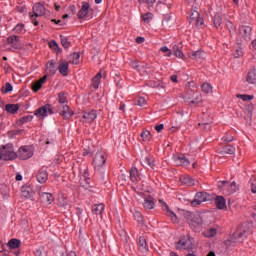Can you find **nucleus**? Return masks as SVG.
<instances>
[{
  "mask_svg": "<svg viewBox=\"0 0 256 256\" xmlns=\"http://www.w3.org/2000/svg\"><path fill=\"white\" fill-rule=\"evenodd\" d=\"M188 87H192V90L187 91L184 99L186 101H190L189 105H199V103H203L201 93L197 91L199 89L197 84H195V82H189Z\"/></svg>",
  "mask_w": 256,
  "mask_h": 256,
  "instance_id": "1",
  "label": "nucleus"
},
{
  "mask_svg": "<svg viewBox=\"0 0 256 256\" xmlns=\"http://www.w3.org/2000/svg\"><path fill=\"white\" fill-rule=\"evenodd\" d=\"M184 217L188 222V225L194 231H199L201 229V225H203V218L199 214H193L191 212H185Z\"/></svg>",
  "mask_w": 256,
  "mask_h": 256,
  "instance_id": "2",
  "label": "nucleus"
},
{
  "mask_svg": "<svg viewBox=\"0 0 256 256\" xmlns=\"http://www.w3.org/2000/svg\"><path fill=\"white\" fill-rule=\"evenodd\" d=\"M33 13H34V15H33ZM33 13L30 12L29 17H30L33 25H35V27H37V25H39V22L37 21L36 17H43L44 15H46L47 9L41 2H38V3L34 4V6H33Z\"/></svg>",
  "mask_w": 256,
  "mask_h": 256,
  "instance_id": "3",
  "label": "nucleus"
},
{
  "mask_svg": "<svg viewBox=\"0 0 256 256\" xmlns=\"http://www.w3.org/2000/svg\"><path fill=\"white\" fill-rule=\"evenodd\" d=\"M2 153L3 161H15L17 159V152H15V147L13 144H6L0 148Z\"/></svg>",
  "mask_w": 256,
  "mask_h": 256,
  "instance_id": "4",
  "label": "nucleus"
},
{
  "mask_svg": "<svg viewBox=\"0 0 256 256\" xmlns=\"http://www.w3.org/2000/svg\"><path fill=\"white\" fill-rule=\"evenodd\" d=\"M93 9L91 8V5L89 2H82V7L77 13L78 19H87V17H90V19H93Z\"/></svg>",
  "mask_w": 256,
  "mask_h": 256,
  "instance_id": "5",
  "label": "nucleus"
},
{
  "mask_svg": "<svg viewBox=\"0 0 256 256\" xmlns=\"http://www.w3.org/2000/svg\"><path fill=\"white\" fill-rule=\"evenodd\" d=\"M16 154L22 161H27V159L33 157V148L31 146H21Z\"/></svg>",
  "mask_w": 256,
  "mask_h": 256,
  "instance_id": "6",
  "label": "nucleus"
},
{
  "mask_svg": "<svg viewBox=\"0 0 256 256\" xmlns=\"http://www.w3.org/2000/svg\"><path fill=\"white\" fill-rule=\"evenodd\" d=\"M107 163V154L103 151H98L93 159L94 169H101Z\"/></svg>",
  "mask_w": 256,
  "mask_h": 256,
  "instance_id": "7",
  "label": "nucleus"
},
{
  "mask_svg": "<svg viewBox=\"0 0 256 256\" xmlns=\"http://www.w3.org/2000/svg\"><path fill=\"white\" fill-rule=\"evenodd\" d=\"M189 23L199 28V27H203L205 20H203V17H201L198 11L192 10L189 17Z\"/></svg>",
  "mask_w": 256,
  "mask_h": 256,
  "instance_id": "8",
  "label": "nucleus"
},
{
  "mask_svg": "<svg viewBox=\"0 0 256 256\" xmlns=\"http://www.w3.org/2000/svg\"><path fill=\"white\" fill-rule=\"evenodd\" d=\"M221 187L224 195H233V193H236L237 191V183L232 182L228 183L227 181L221 182Z\"/></svg>",
  "mask_w": 256,
  "mask_h": 256,
  "instance_id": "9",
  "label": "nucleus"
},
{
  "mask_svg": "<svg viewBox=\"0 0 256 256\" xmlns=\"http://www.w3.org/2000/svg\"><path fill=\"white\" fill-rule=\"evenodd\" d=\"M209 199V194L207 192H197L194 200L191 201L192 207H199L201 203H205Z\"/></svg>",
  "mask_w": 256,
  "mask_h": 256,
  "instance_id": "10",
  "label": "nucleus"
},
{
  "mask_svg": "<svg viewBox=\"0 0 256 256\" xmlns=\"http://www.w3.org/2000/svg\"><path fill=\"white\" fill-rule=\"evenodd\" d=\"M36 117H41L45 119L48 115H53V108L51 105L47 104L41 108H38L35 112Z\"/></svg>",
  "mask_w": 256,
  "mask_h": 256,
  "instance_id": "11",
  "label": "nucleus"
},
{
  "mask_svg": "<svg viewBox=\"0 0 256 256\" xmlns=\"http://www.w3.org/2000/svg\"><path fill=\"white\" fill-rule=\"evenodd\" d=\"M7 43L10 46L11 51H17L21 49V40L18 36L11 35L7 38Z\"/></svg>",
  "mask_w": 256,
  "mask_h": 256,
  "instance_id": "12",
  "label": "nucleus"
},
{
  "mask_svg": "<svg viewBox=\"0 0 256 256\" xmlns=\"http://www.w3.org/2000/svg\"><path fill=\"white\" fill-rule=\"evenodd\" d=\"M251 31L252 29L250 26H240L238 37H243L245 42L249 43V41H251Z\"/></svg>",
  "mask_w": 256,
  "mask_h": 256,
  "instance_id": "13",
  "label": "nucleus"
},
{
  "mask_svg": "<svg viewBox=\"0 0 256 256\" xmlns=\"http://www.w3.org/2000/svg\"><path fill=\"white\" fill-rule=\"evenodd\" d=\"M97 119V112L95 110L83 112L81 121L83 123H93Z\"/></svg>",
  "mask_w": 256,
  "mask_h": 256,
  "instance_id": "14",
  "label": "nucleus"
},
{
  "mask_svg": "<svg viewBox=\"0 0 256 256\" xmlns=\"http://www.w3.org/2000/svg\"><path fill=\"white\" fill-rule=\"evenodd\" d=\"M159 202L162 205L163 211L166 212L167 217H169L171 219V221H173V223H177V214L175 212L171 211V209H169V205H167V203H165V201L160 200Z\"/></svg>",
  "mask_w": 256,
  "mask_h": 256,
  "instance_id": "15",
  "label": "nucleus"
},
{
  "mask_svg": "<svg viewBox=\"0 0 256 256\" xmlns=\"http://www.w3.org/2000/svg\"><path fill=\"white\" fill-rule=\"evenodd\" d=\"M177 249H193V238L181 239L177 244Z\"/></svg>",
  "mask_w": 256,
  "mask_h": 256,
  "instance_id": "16",
  "label": "nucleus"
},
{
  "mask_svg": "<svg viewBox=\"0 0 256 256\" xmlns=\"http://www.w3.org/2000/svg\"><path fill=\"white\" fill-rule=\"evenodd\" d=\"M138 250L140 253H148L149 251V245H147V239L145 236H140L138 240Z\"/></svg>",
  "mask_w": 256,
  "mask_h": 256,
  "instance_id": "17",
  "label": "nucleus"
},
{
  "mask_svg": "<svg viewBox=\"0 0 256 256\" xmlns=\"http://www.w3.org/2000/svg\"><path fill=\"white\" fill-rule=\"evenodd\" d=\"M246 83L249 85H256V68H252L246 75Z\"/></svg>",
  "mask_w": 256,
  "mask_h": 256,
  "instance_id": "18",
  "label": "nucleus"
},
{
  "mask_svg": "<svg viewBox=\"0 0 256 256\" xmlns=\"http://www.w3.org/2000/svg\"><path fill=\"white\" fill-rule=\"evenodd\" d=\"M190 59L193 61H201V59H205L206 53L203 50H197L189 54Z\"/></svg>",
  "mask_w": 256,
  "mask_h": 256,
  "instance_id": "19",
  "label": "nucleus"
},
{
  "mask_svg": "<svg viewBox=\"0 0 256 256\" xmlns=\"http://www.w3.org/2000/svg\"><path fill=\"white\" fill-rule=\"evenodd\" d=\"M174 162L178 166L182 165V167H189L191 165V162L183 155L175 157Z\"/></svg>",
  "mask_w": 256,
  "mask_h": 256,
  "instance_id": "20",
  "label": "nucleus"
},
{
  "mask_svg": "<svg viewBox=\"0 0 256 256\" xmlns=\"http://www.w3.org/2000/svg\"><path fill=\"white\" fill-rule=\"evenodd\" d=\"M130 179L133 183H139V181H141V174H139V170L137 169V167L131 168Z\"/></svg>",
  "mask_w": 256,
  "mask_h": 256,
  "instance_id": "21",
  "label": "nucleus"
},
{
  "mask_svg": "<svg viewBox=\"0 0 256 256\" xmlns=\"http://www.w3.org/2000/svg\"><path fill=\"white\" fill-rule=\"evenodd\" d=\"M40 199H41L42 203H44L45 205H51V203L53 201H55V198L53 197V194L47 193V192H43L40 195Z\"/></svg>",
  "mask_w": 256,
  "mask_h": 256,
  "instance_id": "22",
  "label": "nucleus"
},
{
  "mask_svg": "<svg viewBox=\"0 0 256 256\" xmlns=\"http://www.w3.org/2000/svg\"><path fill=\"white\" fill-rule=\"evenodd\" d=\"M36 179L38 183H47V180L49 179V173H47V170L41 169L38 172Z\"/></svg>",
  "mask_w": 256,
  "mask_h": 256,
  "instance_id": "23",
  "label": "nucleus"
},
{
  "mask_svg": "<svg viewBox=\"0 0 256 256\" xmlns=\"http://www.w3.org/2000/svg\"><path fill=\"white\" fill-rule=\"evenodd\" d=\"M214 201L217 209H227V200L223 196H217Z\"/></svg>",
  "mask_w": 256,
  "mask_h": 256,
  "instance_id": "24",
  "label": "nucleus"
},
{
  "mask_svg": "<svg viewBox=\"0 0 256 256\" xmlns=\"http://www.w3.org/2000/svg\"><path fill=\"white\" fill-rule=\"evenodd\" d=\"M143 206L145 209L148 210L155 209V198H153L152 196L145 197Z\"/></svg>",
  "mask_w": 256,
  "mask_h": 256,
  "instance_id": "25",
  "label": "nucleus"
},
{
  "mask_svg": "<svg viewBox=\"0 0 256 256\" xmlns=\"http://www.w3.org/2000/svg\"><path fill=\"white\" fill-rule=\"evenodd\" d=\"M58 71L61 75H63V77H67L69 73V62L62 61L58 66Z\"/></svg>",
  "mask_w": 256,
  "mask_h": 256,
  "instance_id": "26",
  "label": "nucleus"
},
{
  "mask_svg": "<svg viewBox=\"0 0 256 256\" xmlns=\"http://www.w3.org/2000/svg\"><path fill=\"white\" fill-rule=\"evenodd\" d=\"M61 115L63 119H71L74 113H73V110L69 108L67 105H62Z\"/></svg>",
  "mask_w": 256,
  "mask_h": 256,
  "instance_id": "27",
  "label": "nucleus"
},
{
  "mask_svg": "<svg viewBox=\"0 0 256 256\" xmlns=\"http://www.w3.org/2000/svg\"><path fill=\"white\" fill-rule=\"evenodd\" d=\"M180 182L182 183V185H188L189 187H193V185H195V180L189 175H184L180 177Z\"/></svg>",
  "mask_w": 256,
  "mask_h": 256,
  "instance_id": "28",
  "label": "nucleus"
},
{
  "mask_svg": "<svg viewBox=\"0 0 256 256\" xmlns=\"http://www.w3.org/2000/svg\"><path fill=\"white\" fill-rule=\"evenodd\" d=\"M45 81H47V76H43L33 84L32 89L34 93H37V91H39V89L43 87V84L45 83Z\"/></svg>",
  "mask_w": 256,
  "mask_h": 256,
  "instance_id": "29",
  "label": "nucleus"
},
{
  "mask_svg": "<svg viewBox=\"0 0 256 256\" xmlns=\"http://www.w3.org/2000/svg\"><path fill=\"white\" fill-rule=\"evenodd\" d=\"M103 211H105V204L103 203L95 204L92 207V212L94 213V215H103Z\"/></svg>",
  "mask_w": 256,
  "mask_h": 256,
  "instance_id": "30",
  "label": "nucleus"
},
{
  "mask_svg": "<svg viewBox=\"0 0 256 256\" xmlns=\"http://www.w3.org/2000/svg\"><path fill=\"white\" fill-rule=\"evenodd\" d=\"M140 137L144 143H149L152 139L151 132L147 129L142 130Z\"/></svg>",
  "mask_w": 256,
  "mask_h": 256,
  "instance_id": "31",
  "label": "nucleus"
},
{
  "mask_svg": "<svg viewBox=\"0 0 256 256\" xmlns=\"http://www.w3.org/2000/svg\"><path fill=\"white\" fill-rule=\"evenodd\" d=\"M5 109L8 113L15 115V113H17V111H19V104H7L5 106Z\"/></svg>",
  "mask_w": 256,
  "mask_h": 256,
  "instance_id": "32",
  "label": "nucleus"
},
{
  "mask_svg": "<svg viewBox=\"0 0 256 256\" xmlns=\"http://www.w3.org/2000/svg\"><path fill=\"white\" fill-rule=\"evenodd\" d=\"M8 247L9 249H19L21 247V240L15 238L9 240Z\"/></svg>",
  "mask_w": 256,
  "mask_h": 256,
  "instance_id": "33",
  "label": "nucleus"
},
{
  "mask_svg": "<svg viewBox=\"0 0 256 256\" xmlns=\"http://www.w3.org/2000/svg\"><path fill=\"white\" fill-rule=\"evenodd\" d=\"M101 72H99L95 77L92 79V86L94 89H99V85H101Z\"/></svg>",
  "mask_w": 256,
  "mask_h": 256,
  "instance_id": "34",
  "label": "nucleus"
},
{
  "mask_svg": "<svg viewBox=\"0 0 256 256\" xmlns=\"http://www.w3.org/2000/svg\"><path fill=\"white\" fill-rule=\"evenodd\" d=\"M202 93H205V95H209V93H213V86H211L210 83H204L201 86Z\"/></svg>",
  "mask_w": 256,
  "mask_h": 256,
  "instance_id": "35",
  "label": "nucleus"
},
{
  "mask_svg": "<svg viewBox=\"0 0 256 256\" xmlns=\"http://www.w3.org/2000/svg\"><path fill=\"white\" fill-rule=\"evenodd\" d=\"M173 55L178 59H183V57H185V54H183V51L179 49L178 45L173 46Z\"/></svg>",
  "mask_w": 256,
  "mask_h": 256,
  "instance_id": "36",
  "label": "nucleus"
},
{
  "mask_svg": "<svg viewBox=\"0 0 256 256\" xmlns=\"http://www.w3.org/2000/svg\"><path fill=\"white\" fill-rule=\"evenodd\" d=\"M46 68L52 75H55L57 73V68L55 67V61L51 60L46 64Z\"/></svg>",
  "mask_w": 256,
  "mask_h": 256,
  "instance_id": "37",
  "label": "nucleus"
},
{
  "mask_svg": "<svg viewBox=\"0 0 256 256\" xmlns=\"http://www.w3.org/2000/svg\"><path fill=\"white\" fill-rule=\"evenodd\" d=\"M80 59L81 55L79 53H73L70 56V63H72V65H79Z\"/></svg>",
  "mask_w": 256,
  "mask_h": 256,
  "instance_id": "38",
  "label": "nucleus"
},
{
  "mask_svg": "<svg viewBox=\"0 0 256 256\" xmlns=\"http://www.w3.org/2000/svg\"><path fill=\"white\" fill-rule=\"evenodd\" d=\"M214 26L219 29L221 27V23H223V18L221 17V14H216L213 18Z\"/></svg>",
  "mask_w": 256,
  "mask_h": 256,
  "instance_id": "39",
  "label": "nucleus"
},
{
  "mask_svg": "<svg viewBox=\"0 0 256 256\" xmlns=\"http://www.w3.org/2000/svg\"><path fill=\"white\" fill-rule=\"evenodd\" d=\"M236 97L242 101H253V99H255V96L247 94H237Z\"/></svg>",
  "mask_w": 256,
  "mask_h": 256,
  "instance_id": "40",
  "label": "nucleus"
},
{
  "mask_svg": "<svg viewBox=\"0 0 256 256\" xmlns=\"http://www.w3.org/2000/svg\"><path fill=\"white\" fill-rule=\"evenodd\" d=\"M215 235H217V228H210L204 231V236L208 238L215 237Z\"/></svg>",
  "mask_w": 256,
  "mask_h": 256,
  "instance_id": "41",
  "label": "nucleus"
},
{
  "mask_svg": "<svg viewBox=\"0 0 256 256\" xmlns=\"http://www.w3.org/2000/svg\"><path fill=\"white\" fill-rule=\"evenodd\" d=\"M142 20L144 21V23H151V21L153 20V13L148 12L146 14H142Z\"/></svg>",
  "mask_w": 256,
  "mask_h": 256,
  "instance_id": "42",
  "label": "nucleus"
},
{
  "mask_svg": "<svg viewBox=\"0 0 256 256\" xmlns=\"http://www.w3.org/2000/svg\"><path fill=\"white\" fill-rule=\"evenodd\" d=\"M234 57L235 59H239V57H243V47L235 46Z\"/></svg>",
  "mask_w": 256,
  "mask_h": 256,
  "instance_id": "43",
  "label": "nucleus"
},
{
  "mask_svg": "<svg viewBox=\"0 0 256 256\" xmlns=\"http://www.w3.org/2000/svg\"><path fill=\"white\" fill-rule=\"evenodd\" d=\"M142 165L143 167H151V169L155 167V164L153 163V161H151V159H149V157L144 158V160L142 161Z\"/></svg>",
  "mask_w": 256,
  "mask_h": 256,
  "instance_id": "44",
  "label": "nucleus"
},
{
  "mask_svg": "<svg viewBox=\"0 0 256 256\" xmlns=\"http://www.w3.org/2000/svg\"><path fill=\"white\" fill-rule=\"evenodd\" d=\"M61 37V45L64 47V49H69L71 47V42H69V39L65 36H60Z\"/></svg>",
  "mask_w": 256,
  "mask_h": 256,
  "instance_id": "45",
  "label": "nucleus"
},
{
  "mask_svg": "<svg viewBox=\"0 0 256 256\" xmlns=\"http://www.w3.org/2000/svg\"><path fill=\"white\" fill-rule=\"evenodd\" d=\"M58 101L62 105H65V103H67V94H65V92H60L58 94Z\"/></svg>",
  "mask_w": 256,
  "mask_h": 256,
  "instance_id": "46",
  "label": "nucleus"
},
{
  "mask_svg": "<svg viewBox=\"0 0 256 256\" xmlns=\"http://www.w3.org/2000/svg\"><path fill=\"white\" fill-rule=\"evenodd\" d=\"M223 151H224V153H226V155H233V154H235V147L229 145V146L224 147Z\"/></svg>",
  "mask_w": 256,
  "mask_h": 256,
  "instance_id": "47",
  "label": "nucleus"
},
{
  "mask_svg": "<svg viewBox=\"0 0 256 256\" xmlns=\"http://www.w3.org/2000/svg\"><path fill=\"white\" fill-rule=\"evenodd\" d=\"M13 31L18 34L24 33L25 32V24H17L14 27Z\"/></svg>",
  "mask_w": 256,
  "mask_h": 256,
  "instance_id": "48",
  "label": "nucleus"
},
{
  "mask_svg": "<svg viewBox=\"0 0 256 256\" xmlns=\"http://www.w3.org/2000/svg\"><path fill=\"white\" fill-rule=\"evenodd\" d=\"M160 51L162 53H165V57H171L173 55V51H171V49H169V47H167V46L161 47Z\"/></svg>",
  "mask_w": 256,
  "mask_h": 256,
  "instance_id": "49",
  "label": "nucleus"
},
{
  "mask_svg": "<svg viewBox=\"0 0 256 256\" xmlns=\"http://www.w3.org/2000/svg\"><path fill=\"white\" fill-rule=\"evenodd\" d=\"M226 27L229 30V33H235V25H233V22L226 20Z\"/></svg>",
  "mask_w": 256,
  "mask_h": 256,
  "instance_id": "50",
  "label": "nucleus"
},
{
  "mask_svg": "<svg viewBox=\"0 0 256 256\" xmlns=\"http://www.w3.org/2000/svg\"><path fill=\"white\" fill-rule=\"evenodd\" d=\"M134 219H135V221H137L138 223H143V215H141V212L135 211V212H134Z\"/></svg>",
  "mask_w": 256,
  "mask_h": 256,
  "instance_id": "51",
  "label": "nucleus"
},
{
  "mask_svg": "<svg viewBox=\"0 0 256 256\" xmlns=\"http://www.w3.org/2000/svg\"><path fill=\"white\" fill-rule=\"evenodd\" d=\"M136 105H138V107H143L144 105H147V101L144 97H140L136 100Z\"/></svg>",
  "mask_w": 256,
  "mask_h": 256,
  "instance_id": "52",
  "label": "nucleus"
},
{
  "mask_svg": "<svg viewBox=\"0 0 256 256\" xmlns=\"http://www.w3.org/2000/svg\"><path fill=\"white\" fill-rule=\"evenodd\" d=\"M13 91V85H11V83H6L4 85V93H9Z\"/></svg>",
  "mask_w": 256,
  "mask_h": 256,
  "instance_id": "53",
  "label": "nucleus"
},
{
  "mask_svg": "<svg viewBox=\"0 0 256 256\" xmlns=\"http://www.w3.org/2000/svg\"><path fill=\"white\" fill-rule=\"evenodd\" d=\"M49 47L51 49H59V44H57V41L53 40L49 43Z\"/></svg>",
  "mask_w": 256,
  "mask_h": 256,
  "instance_id": "54",
  "label": "nucleus"
},
{
  "mask_svg": "<svg viewBox=\"0 0 256 256\" xmlns=\"http://www.w3.org/2000/svg\"><path fill=\"white\" fill-rule=\"evenodd\" d=\"M164 129H165V125L163 124H159L155 126V131H157V133H161Z\"/></svg>",
  "mask_w": 256,
  "mask_h": 256,
  "instance_id": "55",
  "label": "nucleus"
},
{
  "mask_svg": "<svg viewBox=\"0 0 256 256\" xmlns=\"http://www.w3.org/2000/svg\"><path fill=\"white\" fill-rule=\"evenodd\" d=\"M132 69H139V62L131 61L130 63Z\"/></svg>",
  "mask_w": 256,
  "mask_h": 256,
  "instance_id": "56",
  "label": "nucleus"
},
{
  "mask_svg": "<svg viewBox=\"0 0 256 256\" xmlns=\"http://www.w3.org/2000/svg\"><path fill=\"white\" fill-rule=\"evenodd\" d=\"M223 141H225V143H231V141H233V136H224Z\"/></svg>",
  "mask_w": 256,
  "mask_h": 256,
  "instance_id": "57",
  "label": "nucleus"
},
{
  "mask_svg": "<svg viewBox=\"0 0 256 256\" xmlns=\"http://www.w3.org/2000/svg\"><path fill=\"white\" fill-rule=\"evenodd\" d=\"M136 43H138V44L145 43V38L144 37H137L136 38Z\"/></svg>",
  "mask_w": 256,
  "mask_h": 256,
  "instance_id": "58",
  "label": "nucleus"
},
{
  "mask_svg": "<svg viewBox=\"0 0 256 256\" xmlns=\"http://www.w3.org/2000/svg\"><path fill=\"white\" fill-rule=\"evenodd\" d=\"M251 191H252V193H256V181L252 182Z\"/></svg>",
  "mask_w": 256,
  "mask_h": 256,
  "instance_id": "59",
  "label": "nucleus"
},
{
  "mask_svg": "<svg viewBox=\"0 0 256 256\" xmlns=\"http://www.w3.org/2000/svg\"><path fill=\"white\" fill-rule=\"evenodd\" d=\"M170 79L173 83H177V75H172Z\"/></svg>",
  "mask_w": 256,
  "mask_h": 256,
  "instance_id": "60",
  "label": "nucleus"
},
{
  "mask_svg": "<svg viewBox=\"0 0 256 256\" xmlns=\"http://www.w3.org/2000/svg\"><path fill=\"white\" fill-rule=\"evenodd\" d=\"M155 1L157 0H145V3H147V5H153Z\"/></svg>",
  "mask_w": 256,
  "mask_h": 256,
  "instance_id": "61",
  "label": "nucleus"
},
{
  "mask_svg": "<svg viewBox=\"0 0 256 256\" xmlns=\"http://www.w3.org/2000/svg\"><path fill=\"white\" fill-rule=\"evenodd\" d=\"M16 181H23V176L20 174L16 175Z\"/></svg>",
  "mask_w": 256,
  "mask_h": 256,
  "instance_id": "62",
  "label": "nucleus"
},
{
  "mask_svg": "<svg viewBox=\"0 0 256 256\" xmlns=\"http://www.w3.org/2000/svg\"><path fill=\"white\" fill-rule=\"evenodd\" d=\"M253 49H256V39L251 42Z\"/></svg>",
  "mask_w": 256,
  "mask_h": 256,
  "instance_id": "63",
  "label": "nucleus"
},
{
  "mask_svg": "<svg viewBox=\"0 0 256 256\" xmlns=\"http://www.w3.org/2000/svg\"><path fill=\"white\" fill-rule=\"evenodd\" d=\"M41 250L40 249H37L36 251H35V255H38V256H40L41 255Z\"/></svg>",
  "mask_w": 256,
  "mask_h": 256,
  "instance_id": "64",
  "label": "nucleus"
}]
</instances>
